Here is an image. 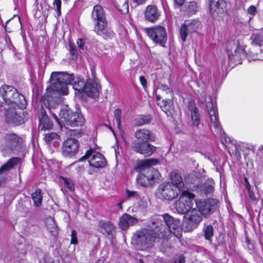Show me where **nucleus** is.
Masks as SVG:
<instances>
[{
  "label": "nucleus",
  "mask_w": 263,
  "mask_h": 263,
  "mask_svg": "<svg viewBox=\"0 0 263 263\" xmlns=\"http://www.w3.org/2000/svg\"><path fill=\"white\" fill-rule=\"evenodd\" d=\"M171 183L173 187L179 190V192H183L184 183L182 177L177 172H172L170 175Z\"/></svg>",
  "instance_id": "obj_22"
},
{
  "label": "nucleus",
  "mask_w": 263,
  "mask_h": 263,
  "mask_svg": "<svg viewBox=\"0 0 263 263\" xmlns=\"http://www.w3.org/2000/svg\"><path fill=\"white\" fill-rule=\"evenodd\" d=\"M138 263H144V262H143V260H140L138 261Z\"/></svg>",
  "instance_id": "obj_58"
},
{
  "label": "nucleus",
  "mask_w": 263,
  "mask_h": 263,
  "mask_svg": "<svg viewBox=\"0 0 263 263\" xmlns=\"http://www.w3.org/2000/svg\"><path fill=\"white\" fill-rule=\"evenodd\" d=\"M145 30L149 37L155 43L164 47L167 41V33L165 29L160 26L145 28Z\"/></svg>",
  "instance_id": "obj_7"
},
{
  "label": "nucleus",
  "mask_w": 263,
  "mask_h": 263,
  "mask_svg": "<svg viewBox=\"0 0 263 263\" xmlns=\"http://www.w3.org/2000/svg\"><path fill=\"white\" fill-rule=\"evenodd\" d=\"M84 159H87L89 165L95 168L104 167L106 164V161L104 156L92 149L87 151L85 155L82 157L80 161H82Z\"/></svg>",
  "instance_id": "obj_9"
},
{
  "label": "nucleus",
  "mask_w": 263,
  "mask_h": 263,
  "mask_svg": "<svg viewBox=\"0 0 263 263\" xmlns=\"http://www.w3.org/2000/svg\"><path fill=\"white\" fill-rule=\"evenodd\" d=\"M195 198L194 194L184 191L179 199L175 202V209L180 214L187 213L192 209Z\"/></svg>",
  "instance_id": "obj_6"
},
{
  "label": "nucleus",
  "mask_w": 263,
  "mask_h": 263,
  "mask_svg": "<svg viewBox=\"0 0 263 263\" xmlns=\"http://www.w3.org/2000/svg\"><path fill=\"white\" fill-rule=\"evenodd\" d=\"M71 243L76 245L78 243L77 232L75 230H72L71 234Z\"/></svg>",
  "instance_id": "obj_44"
},
{
  "label": "nucleus",
  "mask_w": 263,
  "mask_h": 263,
  "mask_svg": "<svg viewBox=\"0 0 263 263\" xmlns=\"http://www.w3.org/2000/svg\"><path fill=\"white\" fill-rule=\"evenodd\" d=\"M64 184L70 191H74L75 189L74 183L70 178L62 177Z\"/></svg>",
  "instance_id": "obj_37"
},
{
  "label": "nucleus",
  "mask_w": 263,
  "mask_h": 263,
  "mask_svg": "<svg viewBox=\"0 0 263 263\" xmlns=\"http://www.w3.org/2000/svg\"><path fill=\"white\" fill-rule=\"evenodd\" d=\"M53 5L57 8L58 15H61V0H54Z\"/></svg>",
  "instance_id": "obj_45"
},
{
  "label": "nucleus",
  "mask_w": 263,
  "mask_h": 263,
  "mask_svg": "<svg viewBox=\"0 0 263 263\" xmlns=\"http://www.w3.org/2000/svg\"><path fill=\"white\" fill-rule=\"evenodd\" d=\"M250 39L253 46L261 47L263 45V34L261 33H253Z\"/></svg>",
  "instance_id": "obj_32"
},
{
  "label": "nucleus",
  "mask_w": 263,
  "mask_h": 263,
  "mask_svg": "<svg viewBox=\"0 0 263 263\" xmlns=\"http://www.w3.org/2000/svg\"><path fill=\"white\" fill-rule=\"evenodd\" d=\"M159 89L165 92L166 94L168 95L170 97H172L173 95L172 90L166 85H161Z\"/></svg>",
  "instance_id": "obj_43"
},
{
  "label": "nucleus",
  "mask_w": 263,
  "mask_h": 263,
  "mask_svg": "<svg viewBox=\"0 0 263 263\" xmlns=\"http://www.w3.org/2000/svg\"><path fill=\"white\" fill-rule=\"evenodd\" d=\"M121 114H122V111L120 109L117 108L115 110L114 117L116 120V121H117L118 126L121 125Z\"/></svg>",
  "instance_id": "obj_41"
},
{
  "label": "nucleus",
  "mask_w": 263,
  "mask_h": 263,
  "mask_svg": "<svg viewBox=\"0 0 263 263\" xmlns=\"http://www.w3.org/2000/svg\"><path fill=\"white\" fill-rule=\"evenodd\" d=\"M140 81L142 86L145 87L146 85V81L143 76L140 77Z\"/></svg>",
  "instance_id": "obj_50"
},
{
  "label": "nucleus",
  "mask_w": 263,
  "mask_h": 263,
  "mask_svg": "<svg viewBox=\"0 0 263 263\" xmlns=\"http://www.w3.org/2000/svg\"><path fill=\"white\" fill-rule=\"evenodd\" d=\"M70 52H71L73 54H74V51H75V50H74V49H72V47H71V45L70 46Z\"/></svg>",
  "instance_id": "obj_56"
},
{
  "label": "nucleus",
  "mask_w": 263,
  "mask_h": 263,
  "mask_svg": "<svg viewBox=\"0 0 263 263\" xmlns=\"http://www.w3.org/2000/svg\"><path fill=\"white\" fill-rule=\"evenodd\" d=\"M206 107L210 118L211 125L214 127L216 132H219L220 130V124L216 106L214 105L212 101H209L206 102Z\"/></svg>",
  "instance_id": "obj_18"
},
{
  "label": "nucleus",
  "mask_w": 263,
  "mask_h": 263,
  "mask_svg": "<svg viewBox=\"0 0 263 263\" xmlns=\"http://www.w3.org/2000/svg\"><path fill=\"white\" fill-rule=\"evenodd\" d=\"M79 148L78 141L74 138H69L66 140L62 147V153L64 156L71 157L78 152Z\"/></svg>",
  "instance_id": "obj_15"
},
{
  "label": "nucleus",
  "mask_w": 263,
  "mask_h": 263,
  "mask_svg": "<svg viewBox=\"0 0 263 263\" xmlns=\"http://www.w3.org/2000/svg\"><path fill=\"white\" fill-rule=\"evenodd\" d=\"M135 120V124L137 126H141L149 122L148 120L144 119L143 117H137Z\"/></svg>",
  "instance_id": "obj_42"
},
{
  "label": "nucleus",
  "mask_w": 263,
  "mask_h": 263,
  "mask_svg": "<svg viewBox=\"0 0 263 263\" xmlns=\"http://www.w3.org/2000/svg\"><path fill=\"white\" fill-rule=\"evenodd\" d=\"M175 263H185V258L183 255H177L174 258Z\"/></svg>",
  "instance_id": "obj_46"
},
{
  "label": "nucleus",
  "mask_w": 263,
  "mask_h": 263,
  "mask_svg": "<svg viewBox=\"0 0 263 263\" xmlns=\"http://www.w3.org/2000/svg\"><path fill=\"white\" fill-rule=\"evenodd\" d=\"M180 194L179 189L174 188L168 183L162 184L157 193L158 197L166 200H172Z\"/></svg>",
  "instance_id": "obj_11"
},
{
  "label": "nucleus",
  "mask_w": 263,
  "mask_h": 263,
  "mask_svg": "<svg viewBox=\"0 0 263 263\" xmlns=\"http://www.w3.org/2000/svg\"><path fill=\"white\" fill-rule=\"evenodd\" d=\"M256 10V9L255 6H251L250 7H249L248 9V12L250 14L254 15L255 14Z\"/></svg>",
  "instance_id": "obj_49"
},
{
  "label": "nucleus",
  "mask_w": 263,
  "mask_h": 263,
  "mask_svg": "<svg viewBox=\"0 0 263 263\" xmlns=\"http://www.w3.org/2000/svg\"><path fill=\"white\" fill-rule=\"evenodd\" d=\"M244 180H245V182L246 183V188L247 189L248 191L249 196L250 198L253 201H256L257 199V198H256L254 193L251 190V185L249 183L247 178H245Z\"/></svg>",
  "instance_id": "obj_39"
},
{
  "label": "nucleus",
  "mask_w": 263,
  "mask_h": 263,
  "mask_svg": "<svg viewBox=\"0 0 263 263\" xmlns=\"http://www.w3.org/2000/svg\"><path fill=\"white\" fill-rule=\"evenodd\" d=\"M52 115H53V117H54V118H55V119L56 120V121H57V122H58L60 124H60V121H59V119H58V118L57 116H56V115H55L54 113H53V112H52Z\"/></svg>",
  "instance_id": "obj_54"
},
{
  "label": "nucleus",
  "mask_w": 263,
  "mask_h": 263,
  "mask_svg": "<svg viewBox=\"0 0 263 263\" xmlns=\"http://www.w3.org/2000/svg\"><path fill=\"white\" fill-rule=\"evenodd\" d=\"M99 230L106 236H112L115 231V226L109 221L100 220L99 222Z\"/></svg>",
  "instance_id": "obj_24"
},
{
  "label": "nucleus",
  "mask_w": 263,
  "mask_h": 263,
  "mask_svg": "<svg viewBox=\"0 0 263 263\" xmlns=\"http://www.w3.org/2000/svg\"><path fill=\"white\" fill-rule=\"evenodd\" d=\"M127 197L128 198H134L138 204H139L140 205H142V204H141V203L143 201V200L140 197V196L136 192L127 190Z\"/></svg>",
  "instance_id": "obj_38"
},
{
  "label": "nucleus",
  "mask_w": 263,
  "mask_h": 263,
  "mask_svg": "<svg viewBox=\"0 0 263 263\" xmlns=\"http://www.w3.org/2000/svg\"><path fill=\"white\" fill-rule=\"evenodd\" d=\"M175 3L178 6H182L184 3L185 0H174Z\"/></svg>",
  "instance_id": "obj_51"
},
{
  "label": "nucleus",
  "mask_w": 263,
  "mask_h": 263,
  "mask_svg": "<svg viewBox=\"0 0 263 263\" xmlns=\"http://www.w3.org/2000/svg\"><path fill=\"white\" fill-rule=\"evenodd\" d=\"M94 31L97 35L102 36L104 39L111 37L114 34L113 32L108 28L106 20L96 21Z\"/></svg>",
  "instance_id": "obj_16"
},
{
  "label": "nucleus",
  "mask_w": 263,
  "mask_h": 263,
  "mask_svg": "<svg viewBox=\"0 0 263 263\" xmlns=\"http://www.w3.org/2000/svg\"><path fill=\"white\" fill-rule=\"evenodd\" d=\"M100 86L96 79H89L85 83L84 92L89 97L96 98L99 96Z\"/></svg>",
  "instance_id": "obj_17"
},
{
  "label": "nucleus",
  "mask_w": 263,
  "mask_h": 263,
  "mask_svg": "<svg viewBox=\"0 0 263 263\" xmlns=\"http://www.w3.org/2000/svg\"><path fill=\"white\" fill-rule=\"evenodd\" d=\"M71 75L72 76V79L71 83L69 84L72 85L73 88L79 92H83L85 85L84 81L80 77L74 78L73 74Z\"/></svg>",
  "instance_id": "obj_28"
},
{
  "label": "nucleus",
  "mask_w": 263,
  "mask_h": 263,
  "mask_svg": "<svg viewBox=\"0 0 263 263\" xmlns=\"http://www.w3.org/2000/svg\"><path fill=\"white\" fill-rule=\"evenodd\" d=\"M157 98H158V99H160V98H159V96H157Z\"/></svg>",
  "instance_id": "obj_60"
},
{
  "label": "nucleus",
  "mask_w": 263,
  "mask_h": 263,
  "mask_svg": "<svg viewBox=\"0 0 263 263\" xmlns=\"http://www.w3.org/2000/svg\"><path fill=\"white\" fill-rule=\"evenodd\" d=\"M60 117L66 125L71 126H81L84 123V118L78 112H74L67 106H63L60 110Z\"/></svg>",
  "instance_id": "obj_5"
},
{
  "label": "nucleus",
  "mask_w": 263,
  "mask_h": 263,
  "mask_svg": "<svg viewBox=\"0 0 263 263\" xmlns=\"http://www.w3.org/2000/svg\"><path fill=\"white\" fill-rule=\"evenodd\" d=\"M21 159L18 158L13 157L9 160L0 168V174L4 173L17 165Z\"/></svg>",
  "instance_id": "obj_29"
},
{
  "label": "nucleus",
  "mask_w": 263,
  "mask_h": 263,
  "mask_svg": "<svg viewBox=\"0 0 263 263\" xmlns=\"http://www.w3.org/2000/svg\"><path fill=\"white\" fill-rule=\"evenodd\" d=\"M229 60L234 63H240L245 53L242 47L238 45L237 41H231L228 43L227 46Z\"/></svg>",
  "instance_id": "obj_10"
},
{
  "label": "nucleus",
  "mask_w": 263,
  "mask_h": 263,
  "mask_svg": "<svg viewBox=\"0 0 263 263\" xmlns=\"http://www.w3.org/2000/svg\"><path fill=\"white\" fill-rule=\"evenodd\" d=\"M41 192L42 191L40 189H37L31 195L34 204L37 207L42 204V195Z\"/></svg>",
  "instance_id": "obj_33"
},
{
  "label": "nucleus",
  "mask_w": 263,
  "mask_h": 263,
  "mask_svg": "<svg viewBox=\"0 0 263 263\" xmlns=\"http://www.w3.org/2000/svg\"><path fill=\"white\" fill-rule=\"evenodd\" d=\"M42 117L40 119V126L41 129H49L52 128L53 125L52 122L49 119L44 109H42L41 111Z\"/></svg>",
  "instance_id": "obj_27"
},
{
  "label": "nucleus",
  "mask_w": 263,
  "mask_h": 263,
  "mask_svg": "<svg viewBox=\"0 0 263 263\" xmlns=\"http://www.w3.org/2000/svg\"><path fill=\"white\" fill-rule=\"evenodd\" d=\"M0 94L4 102L0 105V115H5L8 122L21 124L23 119L21 110L25 107L24 97L11 86H3L0 88Z\"/></svg>",
  "instance_id": "obj_1"
},
{
  "label": "nucleus",
  "mask_w": 263,
  "mask_h": 263,
  "mask_svg": "<svg viewBox=\"0 0 263 263\" xmlns=\"http://www.w3.org/2000/svg\"><path fill=\"white\" fill-rule=\"evenodd\" d=\"M135 138L139 142H150L155 141L154 134L146 128L139 129L135 134Z\"/></svg>",
  "instance_id": "obj_19"
},
{
  "label": "nucleus",
  "mask_w": 263,
  "mask_h": 263,
  "mask_svg": "<svg viewBox=\"0 0 263 263\" xmlns=\"http://www.w3.org/2000/svg\"><path fill=\"white\" fill-rule=\"evenodd\" d=\"M213 189L212 186H210V187H209V191H210V192H212V191H213Z\"/></svg>",
  "instance_id": "obj_57"
},
{
  "label": "nucleus",
  "mask_w": 263,
  "mask_h": 263,
  "mask_svg": "<svg viewBox=\"0 0 263 263\" xmlns=\"http://www.w3.org/2000/svg\"><path fill=\"white\" fill-rule=\"evenodd\" d=\"M159 104L162 110L166 114L170 112V110L173 108V101L169 99L163 100L161 102L159 103Z\"/></svg>",
  "instance_id": "obj_34"
},
{
  "label": "nucleus",
  "mask_w": 263,
  "mask_h": 263,
  "mask_svg": "<svg viewBox=\"0 0 263 263\" xmlns=\"http://www.w3.org/2000/svg\"><path fill=\"white\" fill-rule=\"evenodd\" d=\"M213 227L210 224L204 226L203 232L204 237L206 240H211L214 235Z\"/></svg>",
  "instance_id": "obj_35"
},
{
  "label": "nucleus",
  "mask_w": 263,
  "mask_h": 263,
  "mask_svg": "<svg viewBox=\"0 0 263 263\" xmlns=\"http://www.w3.org/2000/svg\"><path fill=\"white\" fill-rule=\"evenodd\" d=\"M152 180H148L147 179V177L145 178L144 179H143L141 180V181L142 182H146V184L144 186H146L148 183H149V181H151Z\"/></svg>",
  "instance_id": "obj_53"
},
{
  "label": "nucleus",
  "mask_w": 263,
  "mask_h": 263,
  "mask_svg": "<svg viewBox=\"0 0 263 263\" xmlns=\"http://www.w3.org/2000/svg\"><path fill=\"white\" fill-rule=\"evenodd\" d=\"M5 141L6 146L12 149L22 143V139L16 134L12 133L5 136Z\"/></svg>",
  "instance_id": "obj_23"
},
{
  "label": "nucleus",
  "mask_w": 263,
  "mask_h": 263,
  "mask_svg": "<svg viewBox=\"0 0 263 263\" xmlns=\"http://www.w3.org/2000/svg\"><path fill=\"white\" fill-rule=\"evenodd\" d=\"M44 139L46 142L49 144L54 143L60 139V136L56 133H50L45 135Z\"/></svg>",
  "instance_id": "obj_36"
},
{
  "label": "nucleus",
  "mask_w": 263,
  "mask_h": 263,
  "mask_svg": "<svg viewBox=\"0 0 263 263\" xmlns=\"http://www.w3.org/2000/svg\"><path fill=\"white\" fill-rule=\"evenodd\" d=\"M147 0H134V2L137 3L138 5H141L146 2Z\"/></svg>",
  "instance_id": "obj_52"
},
{
  "label": "nucleus",
  "mask_w": 263,
  "mask_h": 263,
  "mask_svg": "<svg viewBox=\"0 0 263 263\" xmlns=\"http://www.w3.org/2000/svg\"><path fill=\"white\" fill-rule=\"evenodd\" d=\"M144 14L147 21L154 22L158 18L160 13L155 6L149 5L146 7Z\"/></svg>",
  "instance_id": "obj_26"
},
{
  "label": "nucleus",
  "mask_w": 263,
  "mask_h": 263,
  "mask_svg": "<svg viewBox=\"0 0 263 263\" xmlns=\"http://www.w3.org/2000/svg\"><path fill=\"white\" fill-rule=\"evenodd\" d=\"M159 161L156 159L149 158L145 160L138 161L135 166L136 171L142 172V171H146V174L141 173L137 178V182L141 185H145V182L141 181V180L147 177L148 180H154L158 179L159 177V172L154 168L151 167L152 165H155L158 163Z\"/></svg>",
  "instance_id": "obj_3"
},
{
  "label": "nucleus",
  "mask_w": 263,
  "mask_h": 263,
  "mask_svg": "<svg viewBox=\"0 0 263 263\" xmlns=\"http://www.w3.org/2000/svg\"><path fill=\"white\" fill-rule=\"evenodd\" d=\"M163 220L168 229V231L161 232L157 235H154L153 230H142L137 232L134 235L133 243L138 249L144 250L152 246L154 239L158 238H167L170 233L180 238L182 236V229L180 221L167 214L162 215Z\"/></svg>",
  "instance_id": "obj_2"
},
{
  "label": "nucleus",
  "mask_w": 263,
  "mask_h": 263,
  "mask_svg": "<svg viewBox=\"0 0 263 263\" xmlns=\"http://www.w3.org/2000/svg\"><path fill=\"white\" fill-rule=\"evenodd\" d=\"M132 147L136 152L146 157L152 155L156 150V147L149 142H135L132 144Z\"/></svg>",
  "instance_id": "obj_13"
},
{
  "label": "nucleus",
  "mask_w": 263,
  "mask_h": 263,
  "mask_svg": "<svg viewBox=\"0 0 263 263\" xmlns=\"http://www.w3.org/2000/svg\"><path fill=\"white\" fill-rule=\"evenodd\" d=\"M189 9L191 11L196 12L197 9L196 4L194 2H191L189 6Z\"/></svg>",
  "instance_id": "obj_47"
},
{
  "label": "nucleus",
  "mask_w": 263,
  "mask_h": 263,
  "mask_svg": "<svg viewBox=\"0 0 263 263\" xmlns=\"http://www.w3.org/2000/svg\"><path fill=\"white\" fill-rule=\"evenodd\" d=\"M200 25L201 23L197 20H192L182 25L180 29V33L182 41L185 42L188 34L195 32Z\"/></svg>",
  "instance_id": "obj_14"
},
{
  "label": "nucleus",
  "mask_w": 263,
  "mask_h": 263,
  "mask_svg": "<svg viewBox=\"0 0 263 263\" xmlns=\"http://www.w3.org/2000/svg\"><path fill=\"white\" fill-rule=\"evenodd\" d=\"M210 11L213 17L224 12L223 0H209Z\"/></svg>",
  "instance_id": "obj_20"
},
{
  "label": "nucleus",
  "mask_w": 263,
  "mask_h": 263,
  "mask_svg": "<svg viewBox=\"0 0 263 263\" xmlns=\"http://www.w3.org/2000/svg\"><path fill=\"white\" fill-rule=\"evenodd\" d=\"M191 118L193 125L196 126H198L200 124V119L199 118V114L196 109L192 111Z\"/></svg>",
  "instance_id": "obj_40"
},
{
  "label": "nucleus",
  "mask_w": 263,
  "mask_h": 263,
  "mask_svg": "<svg viewBox=\"0 0 263 263\" xmlns=\"http://www.w3.org/2000/svg\"><path fill=\"white\" fill-rule=\"evenodd\" d=\"M114 4L118 10L122 13L128 12V4L127 0H114Z\"/></svg>",
  "instance_id": "obj_30"
},
{
  "label": "nucleus",
  "mask_w": 263,
  "mask_h": 263,
  "mask_svg": "<svg viewBox=\"0 0 263 263\" xmlns=\"http://www.w3.org/2000/svg\"><path fill=\"white\" fill-rule=\"evenodd\" d=\"M260 148H261V149H263V146H260Z\"/></svg>",
  "instance_id": "obj_59"
},
{
  "label": "nucleus",
  "mask_w": 263,
  "mask_h": 263,
  "mask_svg": "<svg viewBox=\"0 0 263 263\" xmlns=\"http://www.w3.org/2000/svg\"><path fill=\"white\" fill-rule=\"evenodd\" d=\"M123 202V201H121L117 204V205L119 206L120 209H122V204Z\"/></svg>",
  "instance_id": "obj_55"
},
{
  "label": "nucleus",
  "mask_w": 263,
  "mask_h": 263,
  "mask_svg": "<svg viewBox=\"0 0 263 263\" xmlns=\"http://www.w3.org/2000/svg\"><path fill=\"white\" fill-rule=\"evenodd\" d=\"M45 225L48 231L52 234V235H57L58 228L55 223L54 220L52 218H47L45 221Z\"/></svg>",
  "instance_id": "obj_31"
},
{
  "label": "nucleus",
  "mask_w": 263,
  "mask_h": 263,
  "mask_svg": "<svg viewBox=\"0 0 263 263\" xmlns=\"http://www.w3.org/2000/svg\"><path fill=\"white\" fill-rule=\"evenodd\" d=\"M138 222V220L130 216L125 213L122 215L120 218L119 226L122 230H126L129 227L133 226Z\"/></svg>",
  "instance_id": "obj_21"
},
{
  "label": "nucleus",
  "mask_w": 263,
  "mask_h": 263,
  "mask_svg": "<svg viewBox=\"0 0 263 263\" xmlns=\"http://www.w3.org/2000/svg\"><path fill=\"white\" fill-rule=\"evenodd\" d=\"M91 16L92 19L96 22L106 20L105 11L103 7L99 5L93 7Z\"/></svg>",
  "instance_id": "obj_25"
},
{
  "label": "nucleus",
  "mask_w": 263,
  "mask_h": 263,
  "mask_svg": "<svg viewBox=\"0 0 263 263\" xmlns=\"http://www.w3.org/2000/svg\"><path fill=\"white\" fill-rule=\"evenodd\" d=\"M200 213L196 209H193L190 214L186 215L183 224L187 231H192L196 228L202 220Z\"/></svg>",
  "instance_id": "obj_12"
},
{
  "label": "nucleus",
  "mask_w": 263,
  "mask_h": 263,
  "mask_svg": "<svg viewBox=\"0 0 263 263\" xmlns=\"http://www.w3.org/2000/svg\"><path fill=\"white\" fill-rule=\"evenodd\" d=\"M77 45L80 49L82 50L85 49V45L82 39H79L77 40Z\"/></svg>",
  "instance_id": "obj_48"
},
{
  "label": "nucleus",
  "mask_w": 263,
  "mask_h": 263,
  "mask_svg": "<svg viewBox=\"0 0 263 263\" xmlns=\"http://www.w3.org/2000/svg\"><path fill=\"white\" fill-rule=\"evenodd\" d=\"M72 79V76L67 73L52 72L50 77L51 87L60 94L66 95L68 92L67 85L71 83Z\"/></svg>",
  "instance_id": "obj_4"
},
{
  "label": "nucleus",
  "mask_w": 263,
  "mask_h": 263,
  "mask_svg": "<svg viewBox=\"0 0 263 263\" xmlns=\"http://www.w3.org/2000/svg\"><path fill=\"white\" fill-rule=\"evenodd\" d=\"M198 211L203 217L211 215L217 207L218 202L214 199L209 200L195 199L194 200Z\"/></svg>",
  "instance_id": "obj_8"
}]
</instances>
